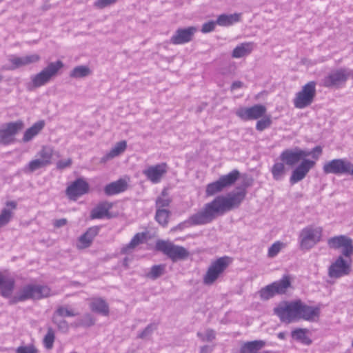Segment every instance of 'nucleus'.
I'll use <instances>...</instances> for the list:
<instances>
[{
	"label": "nucleus",
	"mask_w": 353,
	"mask_h": 353,
	"mask_svg": "<svg viewBox=\"0 0 353 353\" xmlns=\"http://www.w3.org/2000/svg\"><path fill=\"white\" fill-rule=\"evenodd\" d=\"M245 190L227 196L219 195L204 205L202 210L191 215L188 223L190 225H205L232 209L237 208L245 197Z\"/></svg>",
	"instance_id": "nucleus-1"
},
{
	"label": "nucleus",
	"mask_w": 353,
	"mask_h": 353,
	"mask_svg": "<svg viewBox=\"0 0 353 353\" xmlns=\"http://www.w3.org/2000/svg\"><path fill=\"white\" fill-rule=\"evenodd\" d=\"M274 313L281 321L285 323L298 321L301 319L316 322L319 319L321 309L319 306H310L301 299L281 302L274 309Z\"/></svg>",
	"instance_id": "nucleus-2"
},
{
	"label": "nucleus",
	"mask_w": 353,
	"mask_h": 353,
	"mask_svg": "<svg viewBox=\"0 0 353 353\" xmlns=\"http://www.w3.org/2000/svg\"><path fill=\"white\" fill-rule=\"evenodd\" d=\"M310 155V152L299 148L286 149L281 153L279 160L289 166H293L302 160L301 163L292 172L290 177V182L292 185L303 180L310 170L314 167L315 161L305 159Z\"/></svg>",
	"instance_id": "nucleus-3"
},
{
	"label": "nucleus",
	"mask_w": 353,
	"mask_h": 353,
	"mask_svg": "<svg viewBox=\"0 0 353 353\" xmlns=\"http://www.w3.org/2000/svg\"><path fill=\"white\" fill-rule=\"evenodd\" d=\"M232 262V258L228 256L219 257L212 261L203 276V284L205 285H213L219 278L223 276Z\"/></svg>",
	"instance_id": "nucleus-4"
},
{
	"label": "nucleus",
	"mask_w": 353,
	"mask_h": 353,
	"mask_svg": "<svg viewBox=\"0 0 353 353\" xmlns=\"http://www.w3.org/2000/svg\"><path fill=\"white\" fill-rule=\"evenodd\" d=\"M323 228L308 225L303 228L299 234V245L303 251L310 250L322 239Z\"/></svg>",
	"instance_id": "nucleus-5"
},
{
	"label": "nucleus",
	"mask_w": 353,
	"mask_h": 353,
	"mask_svg": "<svg viewBox=\"0 0 353 353\" xmlns=\"http://www.w3.org/2000/svg\"><path fill=\"white\" fill-rule=\"evenodd\" d=\"M50 288L46 285H27L10 301L11 304L28 299H41L50 295Z\"/></svg>",
	"instance_id": "nucleus-6"
},
{
	"label": "nucleus",
	"mask_w": 353,
	"mask_h": 353,
	"mask_svg": "<svg viewBox=\"0 0 353 353\" xmlns=\"http://www.w3.org/2000/svg\"><path fill=\"white\" fill-rule=\"evenodd\" d=\"M316 84L314 81H309L295 94L292 102L296 108L304 109L313 103L316 96Z\"/></svg>",
	"instance_id": "nucleus-7"
},
{
	"label": "nucleus",
	"mask_w": 353,
	"mask_h": 353,
	"mask_svg": "<svg viewBox=\"0 0 353 353\" xmlns=\"http://www.w3.org/2000/svg\"><path fill=\"white\" fill-rule=\"evenodd\" d=\"M240 177L238 170H233L227 174L221 176L218 180L210 183L205 188L206 196H214L232 186Z\"/></svg>",
	"instance_id": "nucleus-8"
},
{
	"label": "nucleus",
	"mask_w": 353,
	"mask_h": 353,
	"mask_svg": "<svg viewBox=\"0 0 353 353\" xmlns=\"http://www.w3.org/2000/svg\"><path fill=\"white\" fill-rule=\"evenodd\" d=\"M291 287V278L289 275H284L276 281H274L264 288H262L259 294L261 299L269 300L276 294H284Z\"/></svg>",
	"instance_id": "nucleus-9"
},
{
	"label": "nucleus",
	"mask_w": 353,
	"mask_h": 353,
	"mask_svg": "<svg viewBox=\"0 0 353 353\" xmlns=\"http://www.w3.org/2000/svg\"><path fill=\"white\" fill-rule=\"evenodd\" d=\"M323 171L325 174H348L353 176V163L345 158L334 159L324 163Z\"/></svg>",
	"instance_id": "nucleus-10"
},
{
	"label": "nucleus",
	"mask_w": 353,
	"mask_h": 353,
	"mask_svg": "<svg viewBox=\"0 0 353 353\" xmlns=\"http://www.w3.org/2000/svg\"><path fill=\"white\" fill-rule=\"evenodd\" d=\"M63 68V63L61 61L50 63L47 67L32 77L33 85L36 88H39L46 85L52 77H55Z\"/></svg>",
	"instance_id": "nucleus-11"
},
{
	"label": "nucleus",
	"mask_w": 353,
	"mask_h": 353,
	"mask_svg": "<svg viewBox=\"0 0 353 353\" xmlns=\"http://www.w3.org/2000/svg\"><path fill=\"white\" fill-rule=\"evenodd\" d=\"M24 128L21 120L8 122L0 128V145H8L16 141V135Z\"/></svg>",
	"instance_id": "nucleus-12"
},
{
	"label": "nucleus",
	"mask_w": 353,
	"mask_h": 353,
	"mask_svg": "<svg viewBox=\"0 0 353 353\" xmlns=\"http://www.w3.org/2000/svg\"><path fill=\"white\" fill-rule=\"evenodd\" d=\"M350 76V70L340 68L331 71L325 76L322 81L323 86L325 88H340L345 84Z\"/></svg>",
	"instance_id": "nucleus-13"
},
{
	"label": "nucleus",
	"mask_w": 353,
	"mask_h": 353,
	"mask_svg": "<svg viewBox=\"0 0 353 353\" xmlns=\"http://www.w3.org/2000/svg\"><path fill=\"white\" fill-rule=\"evenodd\" d=\"M327 245L334 250L341 249L342 255L351 258L353 254V243L351 238L345 235L335 236L327 240Z\"/></svg>",
	"instance_id": "nucleus-14"
},
{
	"label": "nucleus",
	"mask_w": 353,
	"mask_h": 353,
	"mask_svg": "<svg viewBox=\"0 0 353 353\" xmlns=\"http://www.w3.org/2000/svg\"><path fill=\"white\" fill-rule=\"evenodd\" d=\"M352 271V260L345 261L343 256H339L328 268L330 278L337 279L349 275Z\"/></svg>",
	"instance_id": "nucleus-15"
},
{
	"label": "nucleus",
	"mask_w": 353,
	"mask_h": 353,
	"mask_svg": "<svg viewBox=\"0 0 353 353\" xmlns=\"http://www.w3.org/2000/svg\"><path fill=\"white\" fill-rule=\"evenodd\" d=\"M267 113V108L263 104H255L250 107H239L235 114L242 121L258 120Z\"/></svg>",
	"instance_id": "nucleus-16"
},
{
	"label": "nucleus",
	"mask_w": 353,
	"mask_h": 353,
	"mask_svg": "<svg viewBox=\"0 0 353 353\" xmlns=\"http://www.w3.org/2000/svg\"><path fill=\"white\" fill-rule=\"evenodd\" d=\"M89 192V184L82 178H79L70 183L65 193L70 200L76 201L79 196Z\"/></svg>",
	"instance_id": "nucleus-17"
},
{
	"label": "nucleus",
	"mask_w": 353,
	"mask_h": 353,
	"mask_svg": "<svg viewBox=\"0 0 353 353\" xmlns=\"http://www.w3.org/2000/svg\"><path fill=\"white\" fill-rule=\"evenodd\" d=\"M100 226L90 227L82 235H81L77 241L76 247L79 250H83L89 248L94 239L98 235L100 231Z\"/></svg>",
	"instance_id": "nucleus-18"
},
{
	"label": "nucleus",
	"mask_w": 353,
	"mask_h": 353,
	"mask_svg": "<svg viewBox=\"0 0 353 353\" xmlns=\"http://www.w3.org/2000/svg\"><path fill=\"white\" fill-rule=\"evenodd\" d=\"M113 207V203L108 201L99 203L90 212V218L91 220L102 219L104 218L110 219L113 216L110 212Z\"/></svg>",
	"instance_id": "nucleus-19"
},
{
	"label": "nucleus",
	"mask_w": 353,
	"mask_h": 353,
	"mask_svg": "<svg viewBox=\"0 0 353 353\" xmlns=\"http://www.w3.org/2000/svg\"><path fill=\"white\" fill-rule=\"evenodd\" d=\"M167 172V165L165 163H160L155 165L149 166L143 170L144 175L153 183L160 182L163 175Z\"/></svg>",
	"instance_id": "nucleus-20"
},
{
	"label": "nucleus",
	"mask_w": 353,
	"mask_h": 353,
	"mask_svg": "<svg viewBox=\"0 0 353 353\" xmlns=\"http://www.w3.org/2000/svg\"><path fill=\"white\" fill-rule=\"evenodd\" d=\"M265 345V341L263 340L247 341L241 346L239 353H272L268 350L261 351Z\"/></svg>",
	"instance_id": "nucleus-21"
},
{
	"label": "nucleus",
	"mask_w": 353,
	"mask_h": 353,
	"mask_svg": "<svg viewBox=\"0 0 353 353\" xmlns=\"http://www.w3.org/2000/svg\"><path fill=\"white\" fill-rule=\"evenodd\" d=\"M40 60L39 54H33L22 57H14L10 59L11 65L7 68L8 70H14L33 63L38 62Z\"/></svg>",
	"instance_id": "nucleus-22"
},
{
	"label": "nucleus",
	"mask_w": 353,
	"mask_h": 353,
	"mask_svg": "<svg viewBox=\"0 0 353 353\" xmlns=\"http://www.w3.org/2000/svg\"><path fill=\"white\" fill-rule=\"evenodd\" d=\"M14 279L8 274L0 272V292L3 297H10L14 288Z\"/></svg>",
	"instance_id": "nucleus-23"
},
{
	"label": "nucleus",
	"mask_w": 353,
	"mask_h": 353,
	"mask_svg": "<svg viewBox=\"0 0 353 353\" xmlns=\"http://www.w3.org/2000/svg\"><path fill=\"white\" fill-rule=\"evenodd\" d=\"M128 180L119 179V180L106 185L104 188V192L108 196H112L123 192L128 189Z\"/></svg>",
	"instance_id": "nucleus-24"
},
{
	"label": "nucleus",
	"mask_w": 353,
	"mask_h": 353,
	"mask_svg": "<svg viewBox=\"0 0 353 353\" xmlns=\"http://www.w3.org/2000/svg\"><path fill=\"white\" fill-rule=\"evenodd\" d=\"M155 250L163 252L174 261L176 258V248L173 243L169 241L158 240L156 242Z\"/></svg>",
	"instance_id": "nucleus-25"
},
{
	"label": "nucleus",
	"mask_w": 353,
	"mask_h": 353,
	"mask_svg": "<svg viewBox=\"0 0 353 353\" xmlns=\"http://www.w3.org/2000/svg\"><path fill=\"white\" fill-rule=\"evenodd\" d=\"M45 121L43 120L39 121L34 123L31 127L28 128L24 132L22 141L24 143L29 142L34 137L38 135L45 126Z\"/></svg>",
	"instance_id": "nucleus-26"
},
{
	"label": "nucleus",
	"mask_w": 353,
	"mask_h": 353,
	"mask_svg": "<svg viewBox=\"0 0 353 353\" xmlns=\"http://www.w3.org/2000/svg\"><path fill=\"white\" fill-rule=\"evenodd\" d=\"M92 311L107 316L109 313V307L107 303L101 298L94 297L90 299Z\"/></svg>",
	"instance_id": "nucleus-27"
},
{
	"label": "nucleus",
	"mask_w": 353,
	"mask_h": 353,
	"mask_svg": "<svg viewBox=\"0 0 353 353\" xmlns=\"http://www.w3.org/2000/svg\"><path fill=\"white\" fill-rule=\"evenodd\" d=\"M241 19V13L222 14L218 16L216 23L221 26H230L234 23L240 21Z\"/></svg>",
	"instance_id": "nucleus-28"
},
{
	"label": "nucleus",
	"mask_w": 353,
	"mask_h": 353,
	"mask_svg": "<svg viewBox=\"0 0 353 353\" xmlns=\"http://www.w3.org/2000/svg\"><path fill=\"white\" fill-rule=\"evenodd\" d=\"M254 48V43L252 42H245L237 46L232 51V57L233 58H241L250 54Z\"/></svg>",
	"instance_id": "nucleus-29"
},
{
	"label": "nucleus",
	"mask_w": 353,
	"mask_h": 353,
	"mask_svg": "<svg viewBox=\"0 0 353 353\" xmlns=\"http://www.w3.org/2000/svg\"><path fill=\"white\" fill-rule=\"evenodd\" d=\"M285 163L280 160V161H275L274 163L270 169L272 177L275 181L282 180L286 174L287 169Z\"/></svg>",
	"instance_id": "nucleus-30"
},
{
	"label": "nucleus",
	"mask_w": 353,
	"mask_h": 353,
	"mask_svg": "<svg viewBox=\"0 0 353 353\" xmlns=\"http://www.w3.org/2000/svg\"><path fill=\"white\" fill-rule=\"evenodd\" d=\"M126 148L127 143L125 141L118 142L115 146L101 159V162L105 163L107 161L120 155L125 150Z\"/></svg>",
	"instance_id": "nucleus-31"
},
{
	"label": "nucleus",
	"mask_w": 353,
	"mask_h": 353,
	"mask_svg": "<svg viewBox=\"0 0 353 353\" xmlns=\"http://www.w3.org/2000/svg\"><path fill=\"white\" fill-rule=\"evenodd\" d=\"M196 31V29L194 27L178 29V44L190 41Z\"/></svg>",
	"instance_id": "nucleus-32"
},
{
	"label": "nucleus",
	"mask_w": 353,
	"mask_h": 353,
	"mask_svg": "<svg viewBox=\"0 0 353 353\" xmlns=\"http://www.w3.org/2000/svg\"><path fill=\"white\" fill-rule=\"evenodd\" d=\"M307 330L303 328H297L292 332V336L296 341L302 343L309 345L312 343L311 339L307 336Z\"/></svg>",
	"instance_id": "nucleus-33"
},
{
	"label": "nucleus",
	"mask_w": 353,
	"mask_h": 353,
	"mask_svg": "<svg viewBox=\"0 0 353 353\" xmlns=\"http://www.w3.org/2000/svg\"><path fill=\"white\" fill-rule=\"evenodd\" d=\"M39 159H41L47 165L52 163L53 150L47 147H43L38 153Z\"/></svg>",
	"instance_id": "nucleus-34"
},
{
	"label": "nucleus",
	"mask_w": 353,
	"mask_h": 353,
	"mask_svg": "<svg viewBox=\"0 0 353 353\" xmlns=\"http://www.w3.org/2000/svg\"><path fill=\"white\" fill-rule=\"evenodd\" d=\"M272 123L271 115L265 113L264 116L258 119L256 123V130L259 132L263 131L265 129L270 128Z\"/></svg>",
	"instance_id": "nucleus-35"
},
{
	"label": "nucleus",
	"mask_w": 353,
	"mask_h": 353,
	"mask_svg": "<svg viewBox=\"0 0 353 353\" xmlns=\"http://www.w3.org/2000/svg\"><path fill=\"white\" fill-rule=\"evenodd\" d=\"M91 71L88 66L79 65L75 67L70 72V76L72 78H83L90 74Z\"/></svg>",
	"instance_id": "nucleus-36"
},
{
	"label": "nucleus",
	"mask_w": 353,
	"mask_h": 353,
	"mask_svg": "<svg viewBox=\"0 0 353 353\" xmlns=\"http://www.w3.org/2000/svg\"><path fill=\"white\" fill-rule=\"evenodd\" d=\"M165 269V265H153L150 271L146 274V277L151 279H157L160 276L164 274Z\"/></svg>",
	"instance_id": "nucleus-37"
},
{
	"label": "nucleus",
	"mask_w": 353,
	"mask_h": 353,
	"mask_svg": "<svg viewBox=\"0 0 353 353\" xmlns=\"http://www.w3.org/2000/svg\"><path fill=\"white\" fill-rule=\"evenodd\" d=\"M155 218L159 224L166 226L169 221V212L166 210H158Z\"/></svg>",
	"instance_id": "nucleus-38"
},
{
	"label": "nucleus",
	"mask_w": 353,
	"mask_h": 353,
	"mask_svg": "<svg viewBox=\"0 0 353 353\" xmlns=\"http://www.w3.org/2000/svg\"><path fill=\"white\" fill-rule=\"evenodd\" d=\"M285 244L279 241L274 242L269 248L268 251V256L269 258L275 257L283 248Z\"/></svg>",
	"instance_id": "nucleus-39"
},
{
	"label": "nucleus",
	"mask_w": 353,
	"mask_h": 353,
	"mask_svg": "<svg viewBox=\"0 0 353 353\" xmlns=\"http://www.w3.org/2000/svg\"><path fill=\"white\" fill-rule=\"evenodd\" d=\"M54 339V332L52 327H49L48 329L47 334L43 339L44 346L48 350L51 349L53 347Z\"/></svg>",
	"instance_id": "nucleus-40"
},
{
	"label": "nucleus",
	"mask_w": 353,
	"mask_h": 353,
	"mask_svg": "<svg viewBox=\"0 0 353 353\" xmlns=\"http://www.w3.org/2000/svg\"><path fill=\"white\" fill-rule=\"evenodd\" d=\"M146 238V234L144 232L137 233L131 239L129 244L127 245L128 248L133 249L140 243H141Z\"/></svg>",
	"instance_id": "nucleus-41"
},
{
	"label": "nucleus",
	"mask_w": 353,
	"mask_h": 353,
	"mask_svg": "<svg viewBox=\"0 0 353 353\" xmlns=\"http://www.w3.org/2000/svg\"><path fill=\"white\" fill-rule=\"evenodd\" d=\"M12 216V212L7 208L2 210L0 214V228L9 223Z\"/></svg>",
	"instance_id": "nucleus-42"
},
{
	"label": "nucleus",
	"mask_w": 353,
	"mask_h": 353,
	"mask_svg": "<svg viewBox=\"0 0 353 353\" xmlns=\"http://www.w3.org/2000/svg\"><path fill=\"white\" fill-rule=\"evenodd\" d=\"M48 166L41 159H34L28 163L27 168L29 172H34L37 169Z\"/></svg>",
	"instance_id": "nucleus-43"
},
{
	"label": "nucleus",
	"mask_w": 353,
	"mask_h": 353,
	"mask_svg": "<svg viewBox=\"0 0 353 353\" xmlns=\"http://www.w3.org/2000/svg\"><path fill=\"white\" fill-rule=\"evenodd\" d=\"M197 336L203 341H212L215 339L216 334L213 330L209 329L207 330L205 334L202 333L198 332Z\"/></svg>",
	"instance_id": "nucleus-44"
},
{
	"label": "nucleus",
	"mask_w": 353,
	"mask_h": 353,
	"mask_svg": "<svg viewBox=\"0 0 353 353\" xmlns=\"http://www.w3.org/2000/svg\"><path fill=\"white\" fill-rule=\"evenodd\" d=\"M57 313L61 316H74L77 314V313L74 312L72 310H69L63 306L57 308Z\"/></svg>",
	"instance_id": "nucleus-45"
},
{
	"label": "nucleus",
	"mask_w": 353,
	"mask_h": 353,
	"mask_svg": "<svg viewBox=\"0 0 353 353\" xmlns=\"http://www.w3.org/2000/svg\"><path fill=\"white\" fill-rule=\"evenodd\" d=\"M216 21H210L203 24L201 28V32L203 33H208L213 31L215 29L216 25Z\"/></svg>",
	"instance_id": "nucleus-46"
},
{
	"label": "nucleus",
	"mask_w": 353,
	"mask_h": 353,
	"mask_svg": "<svg viewBox=\"0 0 353 353\" xmlns=\"http://www.w3.org/2000/svg\"><path fill=\"white\" fill-rule=\"evenodd\" d=\"M117 0H97L94 2V6L99 9H103L110 5L115 3Z\"/></svg>",
	"instance_id": "nucleus-47"
},
{
	"label": "nucleus",
	"mask_w": 353,
	"mask_h": 353,
	"mask_svg": "<svg viewBox=\"0 0 353 353\" xmlns=\"http://www.w3.org/2000/svg\"><path fill=\"white\" fill-rule=\"evenodd\" d=\"M17 353H37V350L33 345L20 346L17 349Z\"/></svg>",
	"instance_id": "nucleus-48"
},
{
	"label": "nucleus",
	"mask_w": 353,
	"mask_h": 353,
	"mask_svg": "<svg viewBox=\"0 0 353 353\" xmlns=\"http://www.w3.org/2000/svg\"><path fill=\"white\" fill-rule=\"evenodd\" d=\"M72 159L68 158L65 160H60L57 163V168L59 170H63L70 167L72 165Z\"/></svg>",
	"instance_id": "nucleus-49"
},
{
	"label": "nucleus",
	"mask_w": 353,
	"mask_h": 353,
	"mask_svg": "<svg viewBox=\"0 0 353 353\" xmlns=\"http://www.w3.org/2000/svg\"><path fill=\"white\" fill-rule=\"evenodd\" d=\"M190 255L189 252L183 247L178 246V259H185Z\"/></svg>",
	"instance_id": "nucleus-50"
},
{
	"label": "nucleus",
	"mask_w": 353,
	"mask_h": 353,
	"mask_svg": "<svg viewBox=\"0 0 353 353\" xmlns=\"http://www.w3.org/2000/svg\"><path fill=\"white\" fill-rule=\"evenodd\" d=\"M323 152L322 148L320 145H317L314 147L310 152V155H312V157L315 159H318L319 157L321 155Z\"/></svg>",
	"instance_id": "nucleus-51"
},
{
	"label": "nucleus",
	"mask_w": 353,
	"mask_h": 353,
	"mask_svg": "<svg viewBox=\"0 0 353 353\" xmlns=\"http://www.w3.org/2000/svg\"><path fill=\"white\" fill-rule=\"evenodd\" d=\"M67 223H68V221L65 218L57 219L54 221V226L55 228H61V227L67 224Z\"/></svg>",
	"instance_id": "nucleus-52"
},
{
	"label": "nucleus",
	"mask_w": 353,
	"mask_h": 353,
	"mask_svg": "<svg viewBox=\"0 0 353 353\" xmlns=\"http://www.w3.org/2000/svg\"><path fill=\"white\" fill-rule=\"evenodd\" d=\"M243 85V83L240 81H236L232 83L231 85L230 89L231 90H234L238 88H242Z\"/></svg>",
	"instance_id": "nucleus-53"
},
{
	"label": "nucleus",
	"mask_w": 353,
	"mask_h": 353,
	"mask_svg": "<svg viewBox=\"0 0 353 353\" xmlns=\"http://www.w3.org/2000/svg\"><path fill=\"white\" fill-rule=\"evenodd\" d=\"M58 327L60 330L67 331L68 330V324L65 321H62L59 324H58Z\"/></svg>",
	"instance_id": "nucleus-54"
},
{
	"label": "nucleus",
	"mask_w": 353,
	"mask_h": 353,
	"mask_svg": "<svg viewBox=\"0 0 353 353\" xmlns=\"http://www.w3.org/2000/svg\"><path fill=\"white\" fill-rule=\"evenodd\" d=\"M169 203V201L168 200H163L161 198H158L157 200V205L158 206H165V205H168Z\"/></svg>",
	"instance_id": "nucleus-55"
},
{
	"label": "nucleus",
	"mask_w": 353,
	"mask_h": 353,
	"mask_svg": "<svg viewBox=\"0 0 353 353\" xmlns=\"http://www.w3.org/2000/svg\"><path fill=\"white\" fill-rule=\"evenodd\" d=\"M17 203L15 201H8L6 206L10 208L11 210H15L17 208Z\"/></svg>",
	"instance_id": "nucleus-56"
},
{
	"label": "nucleus",
	"mask_w": 353,
	"mask_h": 353,
	"mask_svg": "<svg viewBox=\"0 0 353 353\" xmlns=\"http://www.w3.org/2000/svg\"><path fill=\"white\" fill-rule=\"evenodd\" d=\"M208 352H209V347L207 345H205L201 348L200 353H208Z\"/></svg>",
	"instance_id": "nucleus-57"
},
{
	"label": "nucleus",
	"mask_w": 353,
	"mask_h": 353,
	"mask_svg": "<svg viewBox=\"0 0 353 353\" xmlns=\"http://www.w3.org/2000/svg\"><path fill=\"white\" fill-rule=\"evenodd\" d=\"M278 337L281 339H284L285 337V334L284 332H279L278 334Z\"/></svg>",
	"instance_id": "nucleus-58"
},
{
	"label": "nucleus",
	"mask_w": 353,
	"mask_h": 353,
	"mask_svg": "<svg viewBox=\"0 0 353 353\" xmlns=\"http://www.w3.org/2000/svg\"><path fill=\"white\" fill-rule=\"evenodd\" d=\"M172 41H173L174 43H176V37H174H174H172Z\"/></svg>",
	"instance_id": "nucleus-59"
},
{
	"label": "nucleus",
	"mask_w": 353,
	"mask_h": 353,
	"mask_svg": "<svg viewBox=\"0 0 353 353\" xmlns=\"http://www.w3.org/2000/svg\"><path fill=\"white\" fill-rule=\"evenodd\" d=\"M352 347H353V339H352Z\"/></svg>",
	"instance_id": "nucleus-60"
}]
</instances>
